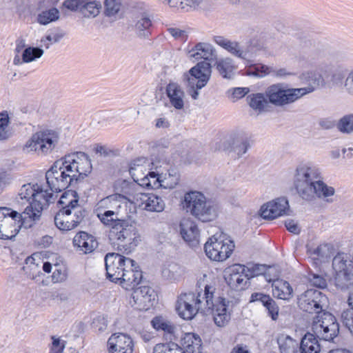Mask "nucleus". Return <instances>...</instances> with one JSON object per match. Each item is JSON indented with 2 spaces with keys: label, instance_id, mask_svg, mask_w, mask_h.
Segmentation results:
<instances>
[{
  "label": "nucleus",
  "instance_id": "obj_1",
  "mask_svg": "<svg viewBox=\"0 0 353 353\" xmlns=\"http://www.w3.org/2000/svg\"><path fill=\"white\" fill-rule=\"evenodd\" d=\"M127 197L120 194L110 195L97 203V216L105 226L110 227L108 239L119 251L129 254L141 241L135 224L129 219L120 217L119 209L126 204Z\"/></svg>",
  "mask_w": 353,
  "mask_h": 353
},
{
  "label": "nucleus",
  "instance_id": "obj_2",
  "mask_svg": "<svg viewBox=\"0 0 353 353\" xmlns=\"http://www.w3.org/2000/svg\"><path fill=\"white\" fill-rule=\"evenodd\" d=\"M91 170L88 155L77 152L56 161L46 172V179L50 190L59 192L68 187H76Z\"/></svg>",
  "mask_w": 353,
  "mask_h": 353
},
{
  "label": "nucleus",
  "instance_id": "obj_3",
  "mask_svg": "<svg viewBox=\"0 0 353 353\" xmlns=\"http://www.w3.org/2000/svg\"><path fill=\"white\" fill-rule=\"evenodd\" d=\"M294 186L300 198L308 202L321 199L327 203H333L335 196L334 187L324 181L321 170L308 163L299 165L294 172Z\"/></svg>",
  "mask_w": 353,
  "mask_h": 353
},
{
  "label": "nucleus",
  "instance_id": "obj_4",
  "mask_svg": "<svg viewBox=\"0 0 353 353\" xmlns=\"http://www.w3.org/2000/svg\"><path fill=\"white\" fill-rule=\"evenodd\" d=\"M212 286L205 285L204 290L196 293L181 294L177 299L176 310L180 317L185 320L192 319L197 313L203 314L209 311Z\"/></svg>",
  "mask_w": 353,
  "mask_h": 353
},
{
  "label": "nucleus",
  "instance_id": "obj_5",
  "mask_svg": "<svg viewBox=\"0 0 353 353\" xmlns=\"http://www.w3.org/2000/svg\"><path fill=\"white\" fill-rule=\"evenodd\" d=\"M183 209L202 222H210L216 219L219 205L207 200L204 194L192 191L185 194L182 202Z\"/></svg>",
  "mask_w": 353,
  "mask_h": 353
},
{
  "label": "nucleus",
  "instance_id": "obj_6",
  "mask_svg": "<svg viewBox=\"0 0 353 353\" xmlns=\"http://www.w3.org/2000/svg\"><path fill=\"white\" fill-rule=\"evenodd\" d=\"M212 40L232 56L243 61H250L251 58H255L258 52L262 48V46L256 38L250 39L244 48H242L239 42L230 40L223 36H214Z\"/></svg>",
  "mask_w": 353,
  "mask_h": 353
},
{
  "label": "nucleus",
  "instance_id": "obj_7",
  "mask_svg": "<svg viewBox=\"0 0 353 353\" xmlns=\"http://www.w3.org/2000/svg\"><path fill=\"white\" fill-rule=\"evenodd\" d=\"M59 141L58 133L46 130L32 134L23 146L26 152H34L39 155H46L52 152Z\"/></svg>",
  "mask_w": 353,
  "mask_h": 353
},
{
  "label": "nucleus",
  "instance_id": "obj_8",
  "mask_svg": "<svg viewBox=\"0 0 353 353\" xmlns=\"http://www.w3.org/2000/svg\"><path fill=\"white\" fill-rule=\"evenodd\" d=\"M311 330L316 338L331 341L338 336L339 325L334 315L323 312L314 318Z\"/></svg>",
  "mask_w": 353,
  "mask_h": 353
},
{
  "label": "nucleus",
  "instance_id": "obj_9",
  "mask_svg": "<svg viewBox=\"0 0 353 353\" xmlns=\"http://www.w3.org/2000/svg\"><path fill=\"white\" fill-rule=\"evenodd\" d=\"M234 248V241L223 234L212 236L204 245L207 256L216 261H223L229 258Z\"/></svg>",
  "mask_w": 353,
  "mask_h": 353
},
{
  "label": "nucleus",
  "instance_id": "obj_10",
  "mask_svg": "<svg viewBox=\"0 0 353 353\" xmlns=\"http://www.w3.org/2000/svg\"><path fill=\"white\" fill-rule=\"evenodd\" d=\"M265 95L268 102L276 106H283L301 98L296 88H288L283 83L268 86L265 91Z\"/></svg>",
  "mask_w": 353,
  "mask_h": 353
},
{
  "label": "nucleus",
  "instance_id": "obj_11",
  "mask_svg": "<svg viewBox=\"0 0 353 353\" xmlns=\"http://www.w3.org/2000/svg\"><path fill=\"white\" fill-rule=\"evenodd\" d=\"M87 212L83 206L59 210L54 216V224L63 231H69L77 227L86 216Z\"/></svg>",
  "mask_w": 353,
  "mask_h": 353
},
{
  "label": "nucleus",
  "instance_id": "obj_12",
  "mask_svg": "<svg viewBox=\"0 0 353 353\" xmlns=\"http://www.w3.org/2000/svg\"><path fill=\"white\" fill-rule=\"evenodd\" d=\"M327 303V296L321 292L309 289L298 296V305L301 310L308 313L323 312V306Z\"/></svg>",
  "mask_w": 353,
  "mask_h": 353
},
{
  "label": "nucleus",
  "instance_id": "obj_13",
  "mask_svg": "<svg viewBox=\"0 0 353 353\" xmlns=\"http://www.w3.org/2000/svg\"><path fill=\"white\" fill-rule=\"evenodd\" d=\"M107 278L114 283H118L125 268L132 266V259L117 253H108L105 256Z\"/></svg>",
  "mask_w": 353,
  "mask_h": 353
},
{
  "label": "nucleus",
  "instance_id": "obj_14",
  "mask_svg": "<svg viewBox=\"0 0 353 353\" xmlns=\"http://www.w3.org/2000/svg\"><path fill=\"white\" fill-rule=\"evenodd\" d=\"M211 75V65L207 61H201L183 75L187 89H201L208 83Z\"/></svg>",
  "mask_w": 353,
  "mask_h": 353
},
{
  "label": "nucleus",
  "instance_id": "obj_15",
  "mask_svg": "<svg viewBox=\"0 0 353 353\" xmlns=\"http://www.w3.org/2000/svg\"><path fill=\"white\" fill-rule=\"evenodd\" d=\"M22 214L6 207L0 208V239H12L19 232L15 222H20Z\"/></svg>",
  "mask_w": 353,
  "mask_h": 353
},
{
  "label": "nucleus",
  "instance_id": "obj_16",
  "mask_svg": "<svg viewBox=\"0 0 353 353\" xmlns=\"http://www.w3.org/2000/svg\"><path fill=\"white\" fill-rule=\"evenodd\" d=\"M34 196L23 211V214L29 218L36 220L41 216V212L45 207L48 206L52 202L53 193L43 190L38 184H35Z\"/></svg>",
  "mask_w": 353,
  "mask_h": 353
},
{
  "label": "nucleus",
  "instance_id": "obj_17",
  "mask_svg": "<svg viewBox=\"0 0 353 353\" xmlns=\"http://www.w3.org/2000/svg\"><path fill=\"white\" fill-rule=\"evenodd\" d=\"M215 288L212 286V290L210 301L211 304L209 305V311L203 313V315L211 314L213 317L214 323L218 327H224L226 325L231 319V311L229 309L230 301L225 299L219 297L216 302L213 301L214 293Z\"/></svg>",
  "mask_w": 353,
  "mask_h": 353
},
{
  "label": "nucleus",
  "instance_id": "obj_18",
  "mask_svg": "<svg viewBox=\"0 0 353 353\" xmlns=\"http://www.w3.org/2000/svg\"><path fill=\"white\" fill-rule=\"evenodd\" d=\"M261 216L265 219H274L279 216L288 215L290 205L285 197L276 198L261 206Z\"/></svg>",
  "mask_w": 353,
  "mask_h": 353
},
{
  "label": "nucleus",
  "instance_id": "obj_19",
  "mask_svg": "<svg viewBox=\"0 0 353 353\" xmlns=\"http://www.w3.org/2000/svg\"><path fill=\"white\" fill-rule=\"evenodd\" d=\"M130 303L132 307L139 310H147L155 300L156 293L149 286H141L132 289Z\"/></svg>",
  "mask_w": 353,
  "mask_h": 353
},
{
  "label": "nucleus",
  "instance_id": "obj_20",
  "mask_svg": "<svg viewBox=\"0 0 353 353\" xmlns=\"http://www.w3.org/2000/svg\"><path fill=\"white\" fill-rule=\"evenodd\" d=\"M126 201L134 203L139 208L150 212H162L165 205L161 197L150 193H138L133 200L127 198Z\"/></svg>",
  "mask_w": 353,
  "mask_h": 353
},
{
  "label": "nucleus",
  "instance_id": "obj_21",
  "mask_svg": "<svg viewBox=\"0 0 353 353\" xmlns=\"http://www.w3.org/2000/svg\"><path fill=\"white\" fill-rule=\"evenodd\" d=\"M225 279L228 285L233 290H241L247 284L245 265L234 264L225 271Z\"/></svg>",
  "mask_w": 353,
  "mask_h": 353
},
{
  "label": "nucleus",
  "instance_id": "obj_22",
  "mask_svg": "<svg viewBox=\"0 0 353 353\" xmlns=\"http://www.w3.org/2000/svg\"><path fill=\"white\" fill-rule=\"evenodd\" d=\"M64 6L71 10H79L85 17H97L101 8L99 1L92 0H65Z\"/></svg>",
  "mask_w": 353,
  "mask_h": 353
},
{
  "label": "nucleus",
  "instance_id": "obj_23",
  "mask_svg": "<svg viewBox=\"0 0 353 353\" xmlns=\"http://www.w3.org/2000/svg\"><path fill=\"white\" fill-rule=\"evenodd\" d=\"M111 353H132L134 343L130 336L123 333L113 334L108 341Z\"/></svg>",
  "mask_w": 353,
  "mask_h": 353
},
{
  "label": "nucleus",
  "instance_id": "obj_24",
  "mask_svg": "<svg viewBox=\"0 0 353 353\" xmlns=\"http://www.w3.org/2000/svg\"><path fill=\"white\" fill-rule=\"evenodd\" d=\"M152 18L145 11L134 14L132 28L135 34L141 39L148 38L151 34Z\"/></svg>",
  "mask_w": 353,
  "mask_h": 353
},
{
  "label": "nucleus",
  "instance_id": "obj_25",
  "mask_svg": "<svg viewBox=\"0 0 353 353\" xmlns=\"http://www.w3.org/2000/svg\"><path fill=\"white\" fill-rule=\"evenodd\" d=\"M143 278L142 271L137 263L132 259V266L125 268L118 283L127 290L134 289Z\"/></svg>",
  "mask_w": 353,
  "mask_h": 353
},
{
  "label": "nucleus",
  "instance_id": "obj_26",
  "mask_svg": "<svg viewBox=\"0 0 353 353\" xmlns=\"http://www.w3.org/2000/svg\"><path fill=\"white\" fill-rule=\"evenodd\" d=\"M301 79L307 83V86L296 88L301 98L307 94L314 92L325 83L322 75L316 70H311L303 73Z\"/></svg>",
  "mask_w": 353,
  "mask_h": 353
},
{
  "label": "nucleus",
  "instance_id": "obj_27",
  "mask_svg": "<svg viewBox=\"0 0 353 353\" xmlns=\"http://www.w3.org/2000/svg\"><path fill=\"white\" fill-rule=\"evenodd\" d=\"M72 243L77 250L83 254L91 253L98 247L96 238L85 232L77 233Z\"/></svg>",
  "mask_w": 353,
  "mask_h": 353
},
{
  "label": "nucleus",
  "instance_id": "obj_28",
  "mask_svg": "<svg viewBox=\"0 0 353 353\" xmlns=\"http://www.w3.org/2000/svg\"><path fill=\"white\" fill-rule=\"evenodd\" d=\"M180 232L186 242L191 246L199 243V230L195 222L190 219H184L180 223Z\"/></svg>",
  "mask_w": 353,
  "mask_h": 353
},
{
  "label": "nucleus",
  "instance_id": "obj_29",
  "mask_svg": "<svg viewBox=\"0 0 353 353\" xmlns=\"http://www.w3.org/2000/svg\"><path fill=\"white\" fill-rule=\"evenodd\" d=\"M165 91L171 105L176 110L183 109L185 92L181 85L175 82H170L166 86Z\"/></svg>",
  "mask_w": 353,
  "mask_h": 353
},
{
  "label": "nucleus",
  "instance_id": "obj_30",
  "mask_svg": "<svg viewBox=\"0 0 353 353\" xmlns=\"http://www.w3.org/2000/svg\"><path fill=\"white\" fill-rule=\"evenodd\" d=\"M151 324L157 331L163 332L164 334L169 340L172 341L176 339L175 332L176 327L171 321L163 316H155L151 321Z\"/></svg>",
  "mask_w": 353,
  "mask_h": 353
},
{
  "label": "nucleus",
  "instance_id": "obj_31",
  "mask_svg": "<svg viewBox=\"0 0 353 353\" xmlns=\"http://www.w3.org/2000/svg\"><path fill=\"white\" fill-rule=\"evenodd\" d=\"M149 162L146 158L140 157L131 162L129 168V172L135 182L141 181L142 185H150L148 177H141V174L137 172L140 170L141 172L146 170V166Z\"/></svg>",
  "mask_w": 353,
  "mask_h": 353
},
{
  "label": "nucleus",
  "instance_id": "obj_32",
  "mask_svg": "<svg viewBox=\"0 0 353 353\" xmlns=\"http://www.w3.org/2000/svg\"><path fill=\"white\" fill-rule=\"evenodd\" d=\"M189 56L195 59L210 60L216 57V50L210 43H199L193 49L190 50Z\"/></svg>",
  "mask_w": 353,
  "mask_h": 353
},
{
  "label": "nucleus",
  "instance_id": "obj_33",
  "mask_svg": "<svg viewBox=\"0 0 353 353\" xmlns=\"http://www.w3.org/2000/svg\"><path fill=\"white\" fill-rule=\"evenodd\" d=\"M181 344L184 353H201V340L194 333H185L181 339Z\"/></svg>",
  "mask_w": 353,
  "mask_h": 353
},
{
  "label": "nucleus",
  "instance_id": "obj_34",
  "mask_svg": "<svg viewBox=\"0 0 353 353\" xmlns=\"http://www.w3.org/2000/svg\"><path fill=\"white\" fill-rule=\"evenodd\" d=\"M254 58H251L250 61H244L245 64V74L247 76L263 78L272 74L273 68L263 63H254Z\"/></svg>",
  "mask_w": 353,
  "mask_h": 353
},
{
  "label": "nucleus",
  "instance_id": "obj_35",
  "mask_svg": "<svg viewBox=\"0 0 353 353\" xmlns=\"http://www.w3.org/2000/svg\"><path fill=\"white\" fill-rule=\"evenodd\" d=\"M252 301H260L267 309L272 319L276 321L279 317V307L276 302L269 296L261 293H254L251 296Z\"/></svg>",
  "mask_w": 353,
  "mask_h": 353
},
{
  "label": "nucleus",
  "instance_id": "obj_36",
  "mask_svg": "<svg viewBox=\"0 0 353 353\" xmlns=\"http://www.w3.org/2000/svg\"><path fill=\"white\" fill-rule=\"evenodd\" d=\"M293 290L288 281L276 280L272 283V294L274 297L289 300L292 296Z\"/></svg>",
  "mask_w": 353,
  "mask_h": 353
},
{
  "label": "nucleus",
  "instance_id": "obj_37",
  "mask_svg": "<svg viewBox=\"0 0 353 353\" xmlns=\"http://www.w3.org/2000/svg\"><path fill=\"white\" fill-rule=\"evenodd\" d=\"M320 350L317 338L310 332L305 334L300 343L301 353H320Z\"/></svg>",
  "mask_w": 353,
  "mask_h": 353
},
{
  "label": "nucleus",
  "instance_id": "obj_38",
  "mask_svg": "<svg viewBox=\"0 0 353 353\" xmlns=\"http://www.w3.org/2000/svg\"><path fill=\"white\" fill-rule=\"evenodd\" d=\"M277 343L281 353H296L299 343L285 334H280L277 337Z\"/></svg>",
  "mask_w": 353,
  "mask_h": 353
},
{
  "label": "nucleus",
  "instance_id": "obj_39",
  "mask_svg": "<svg viewBox=\"0 0 353 353\" xmlns=\"http://www.w3.org/2000/svg\"><path fill=\"white\" fill-rule=\"evenodd\" d=\"M168 5L172 8L188 12L196 10L204 0H166Z\"/></svg>",
  "mask_w": 353,
  "mask_h": 353
},
{
  "label": "nucleus",
  "instance_id": "obj_40",
  "mask_svg": "<svg viewBox=\"0 0 353 353\" xmlns=\"http://www.w3.org/2000/svg\"><path fill=\"white\" fill-rule=\"evenodd\" d=\"M246 99L250 107L259 112H263L269 103L265 93L251 94L247 96Z\"/></svg>",
  "mask_w": 353,
  "mask_h": 353
},
{
  "label": "nucleus",
  "instance_id": "obj_41",
  "mask_svg": "<svg viewBox=\"0 0 353 353\" xmlns=\"http://www.w3.org/2000/svg\"><path fill=\"white\" fill-rule=\"evenodd\" d=\"M59 203L62 205L60 210L66 208H74L76 206H81L79 204V196L75 190H69L65 191L61 196Z\"/></svg>",
  "mask_w": 353,
  "mask_h": 353
},
{
  "label": "nucleus",
  "instance_id": "obj_42",
  "mask_svg": "<svg viewBox=\"0 0 353 353\" xmlns=\"http://www.w3.org/2000/svg\"><path fill=\"white\" fill-rule=\"evenodd\" d=\"M183 273V268L176 263H170L164 265L162 269L163 277L170 281L179 279Z\"/></svg>",
  "mask_w": 353,
  "mask_h": 353
},
{
  "label": "nucleus",
  "instance_id": "obj_43",
  "mask_svg": "<svg viewBox=\"0 0 353 353\" xmlns=\"http://www.w3.org/2000/svg\"><path fill=\"white\" fill-rule=\"evenodd\" d=\"M179 181V174L175 168L168 170L163 172V178L161 179V186L164 188L172 189Z\"/></svg>",
  "mask_w": 353,
  "mask_h": 353
},
{
  "label": "nucleus",
  "instance_id": "obj_44",
  "mask_svg": "<svg viewBox=\"0 0 353 353\" xmlns=\"http://www.w3.org/2000/svg\"><path fill=\"white\" fill-rule=\"evenodd\" d=\"M216 68L223 78L230 79L234 68L233 61L230 58L222 59L216 61Z\"/></svg>",
  "mask_w": 353,
  "mask_h": 353
},
{
  "label": "nucleus",
  "instance_id": "obj_45",
  "mask_svg": "<svg viewBox=\"0 0 353 353\" xmlns=\"http://www.w3.org/2000/svg\"><path fill=\"white\" fill-rule=\"evenodd\" d=\"M338 130L345 134L353 133V113H348L341 117L336 124Z\"/></svg>",
  "mask_w": 353,
  "mask_h": 353
},
{
  "label": "nucleus",
  "instance_id": "obj_46",
  "mask_svg": "<svg viewBox=\"0 0 353 353\" xmlns=\"http://www.w3.org/2000/svg\"><path fill=\"white\" fill-rule=\"evenodd\" d=\"M250 147L249 139L247 137H238L234 141L232 147V151L241 157L246 153Z\"/></svg>",
  "mask_w": 353,
  "mask_h": 353
},
{
  "label": "nucleus",
  "instance_id": "obj_47",
  "mask_svg": "<svg viewBox=\"0 0 353 353\" xmlns=\"http://www.w3.org/2000/svg\"><path fill=\"white\" fill-rule=\"evenodd\" d=\"M59 18V11L52 8L41 12L37 17V21L40 24L47 25L50 22L55 21Z\"/></svg>",
  "mask_w": 353,
  "mask_h": 353
},
{
  "label": "nucleus",
  "instance_id": "obj_48",
  "mask_svg": "<svg viewBox=\"0 0 353 353\" xmlns=\"http://www.w3.org/2000/svg\"><path fill=\"white\" fill-rule=\"evenodd\" d=\"M43 52V50L39 47L26 48L22 53L23 61L26 63L32 62L41 57Z\"/></svg>",
  "mask_w": 353,
  "mask_h": 353
},
{
  "label": "nucleus",
  "instance_id": "obj_49",
  "mask_svg": "<svg viewBox=\"0 0 353 353\" xmlns=\"http://www.w3.org/2000/svg\"><path fill=\"white\" fill-rule=\"evenodd\" d=\"M34 187H36L35 184L32 185L30 183L22 185L18 195L22 203L26 202L30 205L34 196Z\"/></svg>",
  "mask_w": 353,
  "mask_h": 353
},
{
  "label": "nucleus",
  "instance_id": "obj_50",
  "mask_svg": "<svg viewBox=\"0 0 353 353\" xmlns=\"http://www.w3.org/2000/svg\"><path fill=\"white\" fill-rule=\"evenodd\" d=\"M161 166L155 165L156 171L148 172L143 176L148 177L150 185H142L141 181L137 182L141 186H147L153 188L159 183L161 186V179L163 178V172L161 170Z\"/></svg>",
  "mask_w": 353,
  "mask_h": 353
},
{
  "label": "nucleus",
  "instance_id": "obj_51",
  "mask_svg": "<svg viewBox=\"0 0 353 353\" xmlns=\"http://www.w3.org/2000/svg\"><path fill=\"white\" fill-rule=\"evenodd\" d=\"M154 353H184L181 347L174 343L157 344L154 348Z\"/></svg>",
  "mask_w": 353,
  "mask_h": 353
},
{
  "label": "nucleus",
  "instance_id": "obj_52",
  "mask_svg": "<svg viewBox=\"0 0 353 353\" xmlns=\"http://www.w3.org/2000/svg\"><path fill=\"white\" fill-rule=\"evenodd\" d=\"M105 14L108 17L115 16L120 10L121 0H105Z\"/></svg>",
  "mask_w": 353,
  "mask_h": 353
},
{
  "label": "nucleus",
  "instance_id": "obj_53",
  "mask_svg": "<svg viewBox=\"0 0 353 353\" xmlns=\"http://www.w3.org/2000/svg\"><path fill=\"white\" fill-rule=\"evenodd\" d=\"M245 268L248 279L264 274L267 270L265 265L253 263H248L245 265Z\"/></svg>",
  "mask_w": 353,
  "mask_h": 353
},
{
  "label": "nucleus",
  "instance_id": "obj_54",
  "mask_svg": "<svg viewBox=\"0 0 353 353\" xmlns=\"http://www.w3.org/2000/svg\"><path fill=\"white\" fill-rule=\"evenodd\" d=\"M9 117L7 112L0 113V140H4L9 137L8 128Z\"/></svg>",
  "mask_w": 353,
  "mask_h": 353
},
{
  "label": "nucleus",
  "instance_id": "obj_55",
  "mask_svg": "<svg viewBox=\"0 0 353 353\" xmlns=\"http://www.w3.org/2000/svg\"><path fill=\"white\" fill-rule=\"evenodd\" d=\"M308 281L310 283L319 288H325L327 286V281L324 277L316 274L310 273L308 274Z\"/></svg>",
  "mask_w": 353,
  "mask_h": 353
},
{
  "label": "nucleus",
  "instance_id": "obj_56",
  "mask_svg": "<svg viewBox=\"0 0 353 353\" xmlns=\"http://www.w3.org/2000/svg\"><path fill=\"white\" fill-rule=\"evenodd\" d=\"M341 319L353 335V310H344L341 314Z\"/></svg>",
  "mask_w": 353,
  "mask_h": 353
},
{
  "label": "nucleus",
  "instance_id": "obj_57",
  "mask_svg": "<svg viewBox=\"0 0 353 353\" xmlns=\"http://www.w3.org/2000/svg\"><path fill=\"white\" fill-rule=\"evenodd\" d=\"M345 92L353 98V68L348 72L343 83Z\"/></svg>",
  "mask_w": 353,
  "mask_h": 353
},
{
  "label": "nucleus",
  "instance_id": "obj_58",
  "mask_svg": "<svg viewBox=\"0 0 353 353\" xmlns=\"http://www.w3.org/2000/svg\"><path fill=\"white\" fill-rule=\"evenodd\" d=\"M68 274L65 268H58L57 265L52 272V279L54 283L63 282L67 279Z\"/></svg>",
  "mask_w": 353,
  "mask_h": 353
},
{
  "label": "nucleus",
  "instance_id": "obj_59",
  "mask_svg": "<svg viewBox=\"0 0 353 353\" xmlns=\"http://www.w3.org/2000/svg\"><path fill=\"white\" fill-rule=\"evenodd\" d=\"M52 342L50 353H62L65 347L63 342H61L59 338H57L54 336H52Z\"/></svg>",
  "mask_w": 353,
  "mask_h": 353
},
{
  "label": "nucleus",
  "instance_id": "obj_60",
  "mask_svg": "<svg viewBox=\"0 0 353 353\" xmlns=\"http://www.w3.org/2000/svg\"><path fill=\"white\" fill-rule=\"evenodd\" d=\"M168 32L176 39L185 41L187 39V34L185 30H180L176 28H169Z\"/></svg>",
  "mask_w": 353,
  "mask_h": 353
},
{
  "label": "nucleus",
  "instance_id": "obj_61",
  "mask_svg": "<svg viewBox=\"0 0 353 353\" xmlns=\"http://www.w3.org/2000/svg\"><path fill=\"white\" fill-rule=\"evenodd\" d=\"M64 37V33L62 32H52L48 34L46 37L41 39V42L49 41L52 43L59 42Z\"/></svg>",
  "mask_w": 353,
  "mask_h": 353
},
{
  "label": "nucleus",
  "instance_id": "obj_62",
  "mask_svg": "<svg viewBox=\"0 0 353 353\" xmlns=\"http://www.w3.org/2000/svg\"><path fill=\"white\" fill-rule=\"evenodd\" d=\"M249 92L248 88H235L232 90V97L236 101L245 97Z\"/></svg>",
  "mask_w": 353,
  "mask_h": 353
},
{
  "label": "nucleus",
  "instance_id": "obj_63",
  "mask_svg": "<svg viewBox=\"0 0 353 353\" xmlns=\"http://www.w3.org/2000/svg\"><path fill=\"white\" fill-rule=\"evenodd\" d=\"M285 226L287 230L295 234H298L301 232V229L297 223L292 219H288L285 221Z\"/></svg>",
  "mask_w": 353,
  "mask_h": 353
},
{
  "label": "nucleus",
  "instance_id": "obj_64",
  "mask_svg": "<svg viewBox=\"0 0 353 353\" xmlns=\"http://www.w3.org/2000/svg\"><path fill=\"white\" fill-rule=\"evenodd\" d=\"M92 326L94 329H97L99 332L104 331L107 327V324L105 322L104 318L94 319L92 323Z\"/></svg>",
  "mask_w": 353,
  "mask_h": 353
}]
</instances>
